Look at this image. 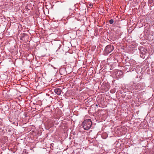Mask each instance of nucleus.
I'll use <instances>...</instances> for the list:
<instances>
[{
	"mask_svg": "<svg viewBox=\"0 0 154 154\" xmlns=\"http://www.w3.org/2000/svg\"><path fill=\"white\" fill-rule=\"evenodd\" d=\"M92 122L91 119L85 120L82 122V125L85 130H88L91 127Z\"/></svg>",
	"mask_w": 154,
	"mask_h": 154,
	"instance_id": "obj_1",
	"label": "nucleus"
},
{
	"mask_svg": "<svg viewBox=\"0 0 154 154\" xmlns=\"http://www.w3.org/2000/svg\"><path fill=\"white\" fill-rule=\"evenodd\" d=\"M114 49L113 46L111 45H108L106 46L104 50V52L106 54H109L111 53Z\"/></svg>",
	"mask_w": 154,
	"mask_h": 154,
	"instance_id": "obj_2",
	"label": "nucleus"
},
{
	"mask_svg": "<svg viewBox=\"0 0 154 154\" xmlns=\"http://www.w3.org/2000/svg\"><path fill=\"white\" fill-rule=\"evenodd\" d=\"M54 92L58 95H60L62 92L60 88H56L54 90Z\"/></svg>",
	"mask_w": 154,
	"mask_h": 154,
	"instance_id": "obj_3",
	"label": "nucleus"
},
{
	"mask_svg": "<svg viewBox=\"0 0 154 154\" xmlns=\"http://www.w3.org/2000/svg\"><path fill=\"white\" fill-rule=\"evenodd\" d=\"M114 23V20L113 19H111L109 20V23L110 24H112Z\"/></svg>",
	"mask_w": 154,
	"mask_h": 154,
	"instance_id": "obj_4",
	"label": "nucleus"
},
{
	"mask_svg": "<svg viewBox=\"0 0 154 154\" xmlns=\"http://www.w3.org/2000/svg\"><path fill=\"white\" fill-rule=\"evenodd\" d=\"M89 5L90 6H92L93 5V4L91 3L89 4Z\"/></svg>",
	"mask_w": 154,
	"mask_h": 154,
	"instance_id": "obj_5",
	"label": "nucleus"
},
{
	"mask_svg": "<svg viewBox=\"0 0 154 154\" xmlns=\"http://www.w3.org/2000/svg\"><path fill=\"white\" fill-rule=\"evenodd\" d=\"M119 72H121V75H122V71H121H121H119Z\"/></svg>",
	"mask_w": 154,
	"mask_h": 154,
	"instance_id": "obj_6",
	"label": "nucleus"
}]
</instances>
